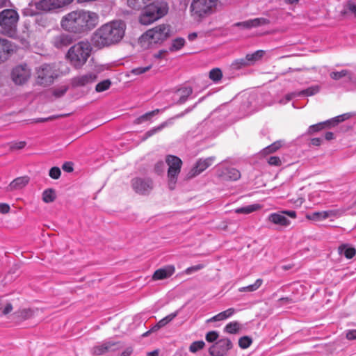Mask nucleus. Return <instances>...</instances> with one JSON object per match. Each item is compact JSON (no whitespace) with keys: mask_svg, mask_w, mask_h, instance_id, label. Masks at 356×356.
I'll return each mask as SVG.
<instances>
[{"mask_svg":"<svg viewBox=\"0 0 356 356\" xmlns=\"http://www.w3.org/2000/svg\"><path fill=\"white\" fill-rule=\"evenodd\" d=\"M178 314V312H173V313H171L170 314L166 316L165 317H164L163 318H162L161 320H160L157 323L156 325H155L152 330L153 331H155V330H159V328L161 327H164L165 325H166L168 323H169L170 322H171Z\"/></svg>","mask_w":356,"mask_h":356,"instance_id":"27","label":"nucleus"},{"mask_svg":"<svg viewBox=\"0 0 356 356\" xmlns=\"http://www.w3.org/2000/svg\"><path fill=\"white\" fill-rule=\"evenodd\" d=\"M29 182V177L27 176L19 177L15 179L6 188L7 191L19 190L26 186Z\"/></svg>","mask_w":356,"mask_h":356,"instance_id":"22","label":"nucleus"},{"mask_svg":"<svg viewBox=\"0 0 356 356\" xmlns=\"http://www.w3.org/2000/svg\"><path fill=\"white\" fill-rule=\"evenodd\" d=\"M286 216L295 219L296 218V212L292 210H284L272 213L268 215L267 220L273 225L286 227L291 224V221Z\"/></svg>","mask_w":356,"mask_h":356,"instance_id":"10","label":"nucleus"},{"mask_svg":"<svg viewBox=\"0 0 356 356\" xmlns=\"http://www.w3.org/2000/svg\"><path fill=\"white\" fill-rule=\"evenodd\" d=\"M339 253L344 255L347 259H352L355 255L356 250L353 248L341 245L339 248Z\"/></svg>","mask_w":356,"mask_h":356,"instance_id":"33","label":"nucleus"},{"mask_svg":"<svg viewBox=\"0 0 356 356\" xmlns=\"http://www.w3.org/2000/svg\"><path fill=\"white\" fill-rule=\"evenodd\" d=\"M169 36V26L160 24L144 33L140 38V44L143 48H152L154 45L161 44Z\"/></svg>","mask_w":356,"mask_h":356,"instance_id":"4","label":"nucleus"},{"mask_svg":"<svg viewBox=\"0 0 356 356\" xmlns=\"http://www.w3.org/2000/svg\"><path fill=\"white\" fill-rule=\"evenodd\" d=\"M325 211V217L326 219L329 218H337L341 215V211L340 210H328Z\"/></svg>","mask_w":356,"mask_h":356,"instance_id":"48","label":"nucleus"},{"mask_svg":"<svg viewBox=\"0 0 356 356\" xmlns=\"http://www.w3.org/2000/svg\"><path fill=\"white\" fill-rule=\"evenodd\" d=\"M261 209V206L259 204H253L246 206V214L258 211Z\"/></svg>","mask_w":356,"mask_h":356,"instance_id":"51","label":"nucleus"},{"mask_svg":"<svg viewBox=\"0 0 356 356\" xmlns=\"http://www.w3.org/2000/svg\"><path fill=\"white\" fill-rule=\"evenodd\" d=\"M35 7L42 11H50L58 8L54 0H39L35 3Z\"/></svg>","mask_w":356,"mask_h":356,"instance_id":"24","label":"nucleus"},{"mask_svg":"<svg viewBox=\"0 0 356 356\" xmlns=\"http://www.w3.org/2000/svg\"><path fill=\"white\" fill-rule=\"evenodd\" d=\"M33 314V312L31 309H24L22 312V316L24 318H30Z\"/></svg>","mask_w":356,"mask_h":356,"instance_id":"63","label":"nucleus"},{"mask_svg":"<svg viewBox=\"0 0 356 356\" xmlns=\"http://www.w3.org/2000/svg\"><path fill=\"white\" fill-rule=\"evenodd\" d=\"M325 211H316L307 215V218L313 221H321L326 219Z\"/></svg>","mask_w":356,"mask_h":356,"instance_id":"36","label":"nucleus"},{"mask_svg":"<svg viewBox=\"0 0 356 356\" xmlns=\"http://www.w3.org/2000/svg\"><path fill=\"white\" fill-rule=\"evenodd\" d=\"M11 76L16 84L22 85L30 78L31 70L26 65H20L13 70Z\"/></svg>","mask_w":356,"mask_h":356,"instance_id":"13","label":"nucleus"},{"mask_svg":"<svg viewBox=\"0 0 356 356\" xmlns=\"http://www.w3.org/2000/svg\"><path fill=\"white\" fill-rule=\"evenodd\" d=\"M117 343L113 340H106L95 346L92 348V353L95 355H102L108 351L113 350Z\"/></svg>","mask_w":356,"mask_h":356,"instance_id":"19","label":"nucleus"},{"mask_svg":"<svg viewBox=\"0 0 356 356\" xmlns=\"http://www.w3.org/2000/svg\"><path fill=\"white\" fill-rule=\"evenodd\" d=\"M160 112L159 109H155L154 111H152L150 112H147L141 116L137 118L134 120V124H140L147 121H150L152 118L155 115L158 114Z\"/></svg>","mask_w":356,"mask_h":356,"instance_id":"29","label":"nucleus"},{"mask_svg":"<svg viewBox=\"0 0 356 356\" xmlns=\"http://www.w3.org/2000/svg\"><path fill=\"white\" fill-rule=\"evenodd\" d=\"M56 199V194L54 190L52 188H48L42 193V200L45 203H50L54 201Z\"/></svg>","mask_w":356,"mask_h":356,"instance_id":"34","label":"nucleus"},{"mask_svg":"<svg viewBox=\"0 0 356 356\" xmlns=\"http://www.w3.org/2000/svg\"><path fill=\"white\" fill-rule=\"evenodd\" d=\"M145 9L142 11L139 22L143 25H149L163 17L168 13V5L160 0H143Z\"/></svg>","mask_w":356,"mask_h":356,"instance_id":"3","label":"nucleus"},{"mask_svg":"<svg viewBox=\"0 0 356 356\" xmlns=\"http://www.w3.org/2000/svg\"><path fill=\"white\" fill-rule=\"evenodd\" d=\"M62 168L67 172H71L73 171V165L71 162H66L63 165Z\"/></svg>","mask_w":356,"mask_h":356,"instance_id":"56","label":"nucleus"},{"mask_svg":"<svg viewBox=\"0 0 356 356\" xmlns=\"http://www.w3.org/2000/svg\"><path fill=\"white\" fill-rule=\"evenodd\" d=\"M165 162L168 165V186L170 190H173L177 181V177L181 171L182 161L178 156L168 155Z\"/></svg>","mask_w":356,"mask_h":356,"instance_id":"8","label":"nucleus"},{"mask_svg":"<svg viewBox=\"0 0 356 356\" xmlns=\"http://www.w3.org/2000/svg\"><path fill=\"white\" fill-rule=\"evenodd\" d=\"M58 8H62L72 3L73 0H54Z\"/></svg>","mask_w":356,"mask_h":356,"instance_id":"55","label":"nucleus"},{"mask_svg":"<svg viewBox=\"0 0 356 356\" xmlns=\"http://www.w3.org/2000/svg\"><path fill=\"white\" fill-rule=\"evenodd\" d=\"M124 24L113 21L102 25L94 33L92 42L95 46L102 48L120 42L124 35Z\"/></svg>","mask_w":356,"mask_h":356,"instance_id":"2","label":"nucleus"},{"mask_svg":"<svg viewBox=\"0 0 356 356\" xmlns=\"http://www.w3.org/2000/svg\"><path fill=\"white\" fill-rule=\"evenodd\" d=\"M193 93L191 87H184L178 89L175 94V96L179 97L178 100L175 102L177 104H182L186 102L188 97Z\"/></svg>","mask_w":356,"mask_h":356,"instance_id":"23","label":"nucleus"},{"mask_svg":"<svg viewBox=\"0 0 356 356\" xmlns=\"http://www.w3.org/2000/svg\"><path fill=\"white\" fill-rule=\"evenodd\" d=\"M111 85V81L109 79L104 80L96 85L95 90L98 92H104L108 90Z\"/></svg>","mask_w":356,"mask_h":356,"instance_id":"40","label":"nucleus"},{"mask_svg":"<svg viewBox=\"0 0 356 356\" xmlns=\"http://www.w3.org/2000/svg\"><path fill=\"white\" fill-rule=\"evenodd\" d=\"M66 91H67L66 88L56 89L54 91V95L56 97H60L63 96L66 92Z\"/></svg>","mask_w":356,"mask_h":356,"instance_id":"57","label":"nucleus"},{"mask_svg":"<svg viewBox=\"0 0 356 356\" xmlns=\"http://www.w3.org/2000/svg\"><path fill=\"white\" fill-rule=\"evenodd\" d=\"M205 346V343L203 341H196L193 342L189 346L190 352L195 353L197 351L203 349Z\"/></svg>","mask_w":356,"mask_h":356,"instance_id":"42","label":"nucleus"},{"mask_svg":"<svg viewBox=\"0 0 356 356\" xmlns=\"http://www.w3.org/2000/svg\"><path fill=\"white\" fill-rule=\"evenodd\" d=\"M209 76L214 83H218L222 78V72L220 68H213L209 72Z\"/></svg>","mask_w":356,"mask_h":356,"instance_id":"35","label":"nucleus"},{"mask_svg":"<svg viewBox=\"0 0 356 356\" xmlns=\"http://www.w3.org/2000/svg\"><path fill=\"white\" fill-rule=\"evenodd\" d=\"M218 337V334L216 331H211L209 332L206 334V340L209 342H213L216 341Z\"/></svg>","mask_w":356,"mask_h":356,"instance_id":"49","label":"nucleus"},{"mask_svg":"<svg viewBox=\"0 0 356 356\" xmlns=\"http://www.w3.org/2000/svg\"><path fill=\"white\" fill-rule=\"evenodd\" d=\"M97 78L96 73L88 72L85 74L74 76L72 79V85L74 87H83L94 83Z\"/></svg>","mask_w":356,"mask_h":356,"instance_id":"16","label":"nucleus"},{"mask_svg":"<svg viewBox=\"0 0 356 356\" xmlns=\"http://www.w3.org/2000/svg\"><path fill=\"white\" fill-rule=\"evenodd\" d=\"M268 163L270 165L280 166L282 163L280 159L278 156H270Z\"/></svg>","mask_w":356,"mask_h":356,"instance_id":"53","label":"nucleus"},{"mask_svg":"<svg viewBox=\"0 0 356 356\" xmlns=\"http://www.w3.org/2000/svg\"><path fill=\"white\" fill-rule=\"evenodd\" d=\"M91 49L90 44L88 42L81 41L69 49L66 57L73 67L79 69L86 63Z\"/></svg>","mask_w":356,"mask_h":356,"instance_id":"5","label":"nucleus"},{"mask_svg":"<svg viewBox=\"0 0 356 356\" xmlns=\"http://www.w3.org/2000/svg\"><path fill=\"white\" fill-rule=\"evenodd\" d=\"M10 211V206L6 203L0 204V213H7Z\"/></svg>","mask_w":356,"mask_h":356,"instance_id":"58","label":"nucleus"},{"mask_svg":"<svg viewBox=\"0 0 356 356\" xmlns=\"http://www.w3.org/2000/svg\"><path fill=\"white\" fill-rule=\"evenodd\" d=\"M245 66V59L240 58L235 60L231 65V68L233 70H238Z\"/></svg>","mask_w":356,"mask_h":356,"instance_id":"45","label":"nucleus"},{"mask_svg":"<svg viewBox=\"0 0 356 356\" xmlns=\"http://www.w3.org/2000/svg\"><path fill=\"white\" fill-rule=\"evenodd\" d=\"M330 121H331V125H335V124H337L338 123L341 122L344 120H343V118L341 117V115H340L339 116H337V117L332 118Z\"/></svg>","mask_w":356,"mask_h":356,"instance_id":"61","label":"nucleus"},{"mask_svg":"<svg viewBox=\"0 0 356 356\" xmlns=\"http://www.w3.org/2000/svg\"><path fill=\"white\" fill-rule=\"evenodd\" d=\"M175 271L172 265H168L156 270L152 275L153 280H161L172 276Z\"/></svg>","mask_w":356,"mask_h":356,"instance_id":"21","label":"nucleus"},{"mask_svg":"<svg viewBox=\"0 0 356 356\" xmlns=\"http://www.w3.org/2000/svg\"><path fill=\"white\" fill-rule=\"evenodd\" d=\"M194 107H195V106H193L192 107H188L186 110H184L183 112L176 115L175 116H174V117H172L171 118H169L168 120L162 122L159 126L153 127L152 129H149V131H147L145 134V136L143 137V140H146L148 138L152 136L154 134L161 131L164 128L172 125L173 123H174L175 119L180 118L184 117L186 114H187L188 113L191 112L193 109Z\"/></svg>","mask_w":356,"mask_h":356,"instance_id":"12","label":"nucleus"},{"mask_svg":"<svg viewBox=\"0 0 356 356\" xmlns=\"http://www.w3.org/2000/svg\"><path fill=\"white\" fill-rule=\"evenodd\" d=\"M131 187L138 194L147 195L153 189L154 183L150 178L136 177L131 180Z\"/></svg>","mask_w":356,"mask_h":356,"instance_id":"11","label":"nucleus"},{"mask_svg":"<svg viewBox=\"0 0 356 356\" xmlns=\"http://www.w3.org/2000/svg\"><path fill=\"white\" fill-rule=\"evenodd\" d=\"M74 40V38L69 33H62L55 35L51 40V43L57 49H62L70 45Z\"/></svg>","mask_w":356,"mask_h":356,"instance_id":"18","label":"nucleus"},{"mask_svg":"<svg viewBox=\"0 0 356 356\" xmlns=\"http://www.w3.org/2000/svg\"><path fill=\"white\" fill-rule=\"evenodd\" d=\"M218 176L223 180H237L241 177L240 172L232 167H222L218 172Z\"/></svg>","mask_w":356,"mask_h":356,"instance_id":"20","label":"nucleus"},{"mask_svg":"<svg viewBox=\"0 0 356 356\" xmlns=\"http://www.w3.org/2000/svg\"><path fill=\"white\" fill-rule=\"evenodd\" d=\"M346 338L349 340L356 339V330L348 331L346 333Z\"/></svg>","mask_w":356,"mask_h":356,"instance_id":"59","label":"nucleus"},{"mask_svg":"<svg viewBox=\"0 0 356 356\" xmlns=\"http://www.w3.org/2000/svg\"><path fill=\"white\" fill-rule=\"evenodd\" d=\"M264 54V51L257 50L252 54H246V65H254L262 58Z\"/></svg>","mask_w":356,"mask_h":356,"instance_id":"26","label":"nucleus"},{"mask_svg":"<svg viewBox=\"0 0 356 356\" xmlns=\"http://www.w3.org/2000/svg\"><path fill=\"white\" fill-rule=\"evenodd\" d=\"M331 126V121H325L323 122H319L316 124H313L309 127L307 134L312 135L316 132H318L327 127Z\"/></svg>","mask_w":356,"mask_h":356,"instance_id":"28","label":"nucleus"},{"mask_svg":"<svg viewBox=\"0 0 356 356\" xmlns=\"http://www.w3.org/2000/svg\"><path fill=\"white\" fill-rule=\"evenodd\" d=\"M346 8L356 16V1H348L346 5Z\"/></svg>","mask_w":356,"mask_h":356,"instance_id":"52","label":"nucleus"},{"mask_svg":"<svg viewBox=\"0 0 356 356\" xmlns=\"http://www.w3.org/2000/svg\"><path fill=\"white\" fill-rule=\"evenodd\" d=\"M152 68V65H147L146 67H138L134 68L131 70L130 73L134 75H140L146 72L149 71Z\"/></svg>","mask_w":356,"mask_h":356,"instance_id":"44","label":"nucleus"},{"mask_svg":"<svg viewBox=\"0 0 356 356\" xmlns=\"http://www.w3.org/2000/svg\"><path fill=\"white\" fill-rule=\"evenodd\" d=\"M19 20L17 12L13 9H5L0 13L1 33L10 38L17 35V26Z\"/></svg>","mask_w":356,"mask_h":356,"instance_id":"6","label":"nucleus"},{"mask_svg":"<svg viewBox=\"0 0 356 356\" xmlns=\"http://www.w3.org/2000/svg\"><path fill=\"white\" fill-rule=\"evenodd\" d=\"M218 3V0H192L191 12L195 17L204 18L216 12Z\"/></svg>","mask_w":356,"mask_h":356,"instance_id":"7","label":"nucleus"},{"mask_svg":"<svg viewBox=\"0 0 356 356\" xmlns=\"http://www.w3.org/2000/svg\"><path fill=\"white\" fill-rule=\"evenodd\" d=\"M61 174L60 170L58 167H53L50 169L49 175L54 179H57L60 177Z\"/></svg>","mask_w":356,"mask_h":356,"instance_id":"47","label":"nucleus"},{"mask_svg":"<svg viewBox=\"0 0 356 356\" xmlns=\"http://www.w3.org/2000/svg\"><path fill=\"white\" fill-rule=\"evenodd\" d=\"M298 96H299L298 92H290L289 94H286L283 99H280V103L282 104H285L287 102H289L290 100H291L293 98L298 97Z\"/></svg>","mask_w":356,"mask_h":356,"instance_id":"46","label":"nucleus"},{"mask_svg":"<svg viewBox=\"0 0 356 356\" xmlns=\"http://www.w3.org/2000/svg\"><path fill=\"white\" fill-rule=\"evenodd\" d=\"M204 268V265L202 264H197L195 266H193L191 267H188L186 269L185 272L186 274L190 275L195 271H198Z\"/></svg>","mask_w":356,"mask_h":356,"instance_id":"50","label":"nucleus"},{"mask_svg":"<svg viewBox=\"0 0 356 356\" xmlns=\"http://www.w3.org/2000/svg\"><path fill=\"white\" fill-rule=\"evenodd\" d=\"M56 77L57 73L51 65L43 64L37 70V81L40 85L49 86Z\"/></svg>","mask_w":356,"mask_h":356,"instance_id":"9","label":"nucleus"},{"mask_svg":"<svg viewBox=\"0 0 356 356\" xmlns=\"http://www.w3.org/2000/svg\"><path fill=\"white\" fill-rule=\"evenodd\" d=\"M320 91L319 86H312L305 90L298 92V95L312 96L317 94Z\"/></svg>","mask_w":356,"mask_h":356,"instance_id":"37","label":"nucleus"},{"mask_svg":"<svg viewBox=\"0 0 356 356\" xmlns=\"http://www.w3.org/2000/svg\"><path fill=\"white\" fill-rule=\"evenodd\" d=\"M241 328V324L237 321H232L225 327L224 331L229 334H236Z\"/></svg>","mask_w":356,"mask_h":356,"instance_id":"30","label":"nucleus"},{"mask_svg":"<svg viewBox=\"0 0 356 356\" xmlns=\"http://www.w3.org/2000/svg\"><path fill=\"white\" fill-rule=\"evenodd\" d=\"M164 163L162 161H158L154 166V170L156 173L160 174L164 170Z\"/></svg>","mask_w":356,"mask_h":356,"instance_id":"54","label":"nucleus"},{"mask_svg":"<svg viewBox=\"0 0 356 356\" xmlns=\"http://www.w3.org/2000/svg\"><path fill=\"white\" fill-rule=\"evenodd\" d=\"M330 76L331 79H332L333 80H335V81L339 80L346 76L348 77L349 80L352 79L351 73L348 70H343L339 72H337V71L332 72L330 74Z\"/></svg>","mask_w":356,"mask_h":356,"instance_id":"31","label":"nucleus"},{"mask_svg":"<svg viewBox=\"0 0 356 356\" xmlns=\"http://www.w3.org/2000/svg\"><path fill=\"white\" fill-rule=\"evenodd\" d=\"M236 312V309L234 308H229L225 311H223L222 312H220L219 314L215 315L212 318H211L209 320H208L209 322H213V321H220L226 320L230 317H232Z\"/></svg>","mask_w":356,"mask_h":356,"instance_id":"25","label":"nucleus"},{"mask_svg":"<svg viewBox=\"0 0 356 356\" xmlns=\"http://www.w3.org/2000/svg\"><path fill=\"white\" fill-rule=\"evenodd\" d=\"M26 145V143L24 141H20V142H18V143H15L13 146H12V148L13 149H22L25 147Z\"/></svg>","mask_w":356,"mask_h":356,"instance_id":"62","label":"nucleus"},{"mask_svg":"<svg viewBox=\"0 0 356 356\" xmlns=\"http://www.w3.org/2000/svg\"><path fill=\"white\" fill-rule=\"evenodd\" d=\"M263 284L262 279H257L253 284L246 286V292H253L257 290Z\"/></svg>","mask_w":356,"mask_h":356,"instance_id":"43","label":"nucleus"},{"mask_svg":"<svg viewBox=\"0 0 356 356\" xmlns=\"http://www.w3.org/2000/svg\"><path fill=\"white\" fill-rule=\"evenodd\" d=\"M323 140L322 138H314L311 140V143L313 145H315V146H319L321 145V143H322Z\"/></svg>","mask_w":356,"mask_h":356,"instance_id":"64","label":"nucleus"},{"mask_svg":"<svg viewBox=\"0 0 356 356\" xmlns=\"http://www.w3.org/2000/svg\"><path fill=\"white\" fill-rule=\"evenodd\" d=\"M99 19V15L95 12L78 9L65 15L60 20V26L69 33H83L96 27Z\"/></svg>","mask_w":356,"mask_h":356,"instance_id":"1","label":"nucleus"},{"mask_svg":"<svg viewBox=\"0 0 356 356\" xmlns=\"http://www.w3.org/2000/svg\"><path fill=\"white\" fill-rule=\"evenodd\" d=\"M13 310V306L10 303L6 304L2 310V314L6 315Z\"/></svg>","mask_w":356,"mask_h":356,"instance_id":"60","label":"nucleus"},{"mask_svg":"<svg viewBox=\"0 0 356 356\" xmlns=\"http://www.w3.org/2000/svg\"><path fill=\"white\" fill-rule=\"evenodd\" d=\"M16 50V46L10 41L0 38V63L6 61Z\"/></svg>","mask_w":356,"mask_h":356,"instance_id":"17","label":"nucleus"},{"mask_svg":"<svg viewBox=\"0 0 356 356\" xmlns=\"http://www.w3.org/2000/svg\"><path fill=\"white\" fill-rule=\"evenodd\" d=\"M232 346V342L228 339H222L211 346L209 350L212 356H222Z\"/></svg>","mask_w":356,"mask_h":356,"instance_id":"15","label":"nucleus"},{"mask_svg":"<svg viewBox=\"0 0 356 356\" xmlns=\"http://www.w3.org/2000/svg\"><path fill=\"white\" fill-rule=\"evenodd\" d=\"M185 39L183 38H177L172 41V44L169 47L171 52L180 50L185 44Z\"/></svg>","mask_w":356,"mask_h":356,"instance_id":"32","label":"nucleus"},{"mask_svg":"<svg viewBox=\"0 0 356 356\" xmlns=\"http://www.w3.org/2000/svg\"><path fill=\"white\" fill-rule=\"evenodd\" d=\"M282 145V142L281 140L276 141L271 144L270 145L266 147L264 149V152L265 154H270L276 152L277 149H279Z\"/></svg>","mask_w":356,"mask_h":356,"instance_id":"41","label":"nucleus"},{"mask_svg":"<svg viewBox=\"0 0 356 356\" xmlns=\"http://www.w3.org/2000/svg\"><path fill=\"white\" fill-rule=\"evenodd\" d=\"M268 22L267 19L264 18H255L254 19H250L246 21V28L258 26L261 24H265Z\"/></svg>","mask_w":356,"mask_h":356,"instance_id":"39","label":"nucleus"},{"mask_svg":"<svg viewBox=\"0 0 356 356\" xmlns=\"http://www.w3.org/2000/svg\"><path fill=\"white\" fill-rule=\"evenodd\" d=\"M213 162V157H208L206 159H200L197 161L195 165L188 173V178L191 179L195 177L202 173L204 170L212 165Z\"/></svg>","mask_w":356,"mask_h":356,"instance_id":"14","label":"nucleus"},{"mask_svg":"<svg viewBox=\"0 0 356 356\" xmlns=\"http://www.w3.org/2000/svg\"><path fill=\"white\" fill-rule=\"evenodd\" d=\"M127 5L133 9H143V10L145 9V2L143 1V0H128Z\"/></svg>","mask_w":356,"mask_h":356,"instance_id":"38","label":"nucleus"}]
</instances>
